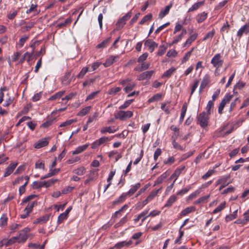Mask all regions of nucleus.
<instances>
[{"label": "nucleus", "instance_id": "obj_10", "mask_svg": "<svg viewBox=\"0 0 249 249\" xmlns=\"http://www.w3.org/2000/svg\"><path fill=\"white\" fill-rule=\"evenodd\" d=\"M99 169H92L89 171V174L87 175V179L85 180L84 182V184L87 185L89 184L90 182L93 181L95 178H96L98 176V171Z\"/></svg>", "mask_w": 249, "mask_h": 249}, {"label": "nucleus", "instance_id": "obj_56", "mask_svg": "<svg viewBox=\"0 0 249 249\" xmlns=\"http://www.w3.org/2000/svg\"><path fill=\"white\" fill-rule=\"evenodd\" d=\"M36 197V196L35 195H30L28 196L27 197L24 198L22 200V202L21 203V205H23L25 203H26L28 202H29L30 200L33 199Z\"/></svg>", "mask_w": 249, "mask_h": 249}, {"label": "nucleus", "instance_id": "obj_14", "mask_svg": "<svg viewBox=\"0 0 249 249\" xmlns=\"http://www.w3.org/2000/svg\"><path fill=\"white\" fill-rule=\"evenodd\" d=\"M154 73V71L153 70L143 72L138 76V80L139 81H142L145 79H149Z\"/></svg>", "mask_w": 249, "mask_h": 249}, {"label": "nucleus", "instance_id": "obj_51", "mask_svg": "<svg viewBox=\"0 0 249 249\" xmlns=\"http://www.w3.org/2000/svg\"><path fill=\"white\" fill-rule=\"evenodd\" d=\"M215 34V31L213 29L212 31L208 32L203 37V40L205 41L206 40H211Z\"/></svg>", "mask_w": 249, "mask_h": 249}, {"label": "nucleus", "instance_id": "obj_61", "mask_svg": "<svg viewBox=\"0 0 249 249\" xmlns=\"http://www.w3.org/2000/svg\"><path fill=\"white\" fill-rule=\"evenodd\" d=\"M68 216L63 213H61L57 218V223L58 224H61L64 220L68 218Z\"/></svg>", "mask_w": 249, "mask_h": 249}, {"label": "nucleus", "instance_id": "obj_22", "mask_svg": "<svg viewBox=\"0 0 249 249\" xmlns=\"http://www.w3.org/2000/svg\"><path fill=\"white\" fill-rule=\"evenodd\" d=\"M127 196V195L125 193H123L117 199L112 201V205H116L124 202L126 199Z\"/></svg>", "mask_w": 249, "mask_h": 249}, {"label": "nucleus", "instance_id": "obj_21", "mask_svg": "<svg viewBox=\"0 0 249 249\" xmlns=\"http://www.w3.org/2000/svg\"><path fill=\"white\" fill-rule=\"evenodd\" d=\"M170 172L168 171H166L162 174H161L160 177L158 178L157 180L155 182L154 185L157 184H160L162 183L163 180L169 175Z\"/></svg>", "mask_w": 249, "mask_h": 249}, {"label": "nucleus", "instance_id": "obj_43", "mask_svg": "<svg viewBox=\"0 0 249 249\" xmlns=\"http://www.w3.org/2000/svg\"><path fill=\"white\" fill-rule=\"evenodd\" d=\"M35 25L34 22H30L27 24L26 25L24 26H22L21 28V30L22 32H25L28 31L30 29H31Z\"/></svg>", "mask_w": 249, "mask_h": 249}, {"label": "nucleus", "instance_id": "obj_33", "mask_svg": "<svg viewBox=\"0 0 249 249\" xmlns=\"http://www.w3.org/2000/svg\"><path fill=\"white\" fill-rule=\"evenodd\" d=\"M210 81V76L208 74H205L203 77L202 82L201 83V87H204L206 88L207 86L209 84Z\"/></svg>", "mask_w": 249, "mask_h": 249}, {"label": "nucleus", "instance_id": "obj_5", "mask_svg": "<svg viewBox=\"0 0 249 249\" xmlns=\"http://www.w3.org/2000/svg\"><path fill=\"white\" fill-rule=\"evenodd\" d=\"M133 112L130 110L123 111L120 110L114 114L115 119L120 120H125L127 118H131L133 116Z\"/></svg>", "mask_w": 249, "mask_h": 249}, {"label": "nucleus", "instance_id": "obj_64", "mask_svg": "<svg viewBox=\"0 0 249 249\" xmlns=\"http://www.w3.org/2000/svg\"><path fill=\"white\" fill-rule=\"evenodd\" d=\"M182 38H183V36L180 34L178 35L177 36H176L174 37V39L173 40V41L171 43L169 44V46H171L174 44H176L178 43L179 41H180L182 39Z\"/></svg>", "mask_w": 249, "mask_h": 249}, {"label": "nucleus", "instance_id": "obj_15", "mask_svg": "<svg viewBox=\"0 0 249 249\" xmlns=\"http://www.w3.org/2000/svg\"><path fill=\"white\" fill-rule=\"evenodd\" d=\"M71 71L66 72L61 78V83L63 85L68 86L70 84L71 79Z\"/></svg>", "mask_w": 249, "mask_h": 249}, {"label": "nucleus", "instance_id": "obj_3", "mask_svg": "<svg viewBox=\"0 0 249 249\" xmlns=\"http://www.w3.org/2000/svg\"><path fill=\"white\" fill-rule=\"evenodd\" d=\"M132 16V12L131 11L127 13L122 18H120L118 19L117 22H116V30L117 31H119L122 29L124 25L126 24V21H127Z\"/></svg>", "mask_w": 249, "mask_h": 249}, {"label": "nucleus", "instance_id": "obj_4", "mask_svg": "<svg viewBox=\"0 0 249 249\" xmlns=\"http://www.w3.org/2000/svg\"><path fill=\"white\" fill-rule=\"evenodd\" d=\"M230 178V175L223 176L221 177L215 182V186L220 185L218 190L221 191L224 188L228 186L231 182L228 181Z\"/></svg>", "mask_w": 249, "mask_h": 249}, {"label": "nucleus", "instance_id": "obj_35", "mask_svg": "<svg viewBox=\"0 0 249 249\" xmlns=\"http://www.w3.org/2000/svg\"><path fill=\"white\" fill-rule=\"evenodd\" d=\"M238 210L234 211L232 213L227 215L225 217V221L228 222L236 218L237 217Z\"/></svg>", "mask_w": 249, "mask_h": 249}, {"label": "nucleus", "instance_id": "obj_16", "mask_svg": "<svg viewBox=\"0 0 249 249\" xmlns=\"http://www.w3.org/2000/svg\"><path fill=\"white\" fill-rule=\"evenodd\" d=\"M205 3V0H202L200 1L196 2L194 3L191 7L189 8L187 12L191 13L194 11H196L197 10L201 7L203 6Z\"/></svg>", "mask_w": 249, "mask_h": 249}, {"label": "nucleus", "instance_id": "obj_24", "mask_svg": "<svg viewBox=\"0 0 249 249\" xmlns=\"http://www.w3.org/2000/svg\"><path fill=\"white\" fill-rule=\"evenodd\" d=\"M50 214H46L43 215V216L40 217L37 219H36L34 222V224H38V223H45L47 222L50 218Z\"/></svg>", "mask_w": 249, "mask_h": 249}, {"label": "nucleus", "instance_id": "obj_31", "mask_svg": "<svg viewBox=\"0 0 249 249\" xmlns=\"http://www.w3.org/2000/svg\"><path fill=\"white\" fill-rule=\"evenodd\" d=\"M176 69L174 67H172L170 69L167 70L162 74L161 77L163 78H169L176 71Z\"/></svg>", "mask_w": 249, "mask_h": 249}, {"label": "nucleus", "instance_id": "obj_50", "mask_svg": "<svg viewBox=\"0 0 249 249\" xmlns=\"http://www.w3.org/2000/svg\"><path fill=\"white\" fill-rule=\"evenodd\" d=\"M96 79V77H94L93 78H89V79H88L86 80L83 83V87H85L86 86H90L91 85L93 84L95 81Z\"/></svg>", "mask_w": 249, "mask_h": 249}, {"label": "nucleus", "instance_id": "obj_8", "mask_svg": "<svg viewBox=\"0 0 249 249\" xmlns=\"http://www.w3.org/2000/svg\"><path fill=\"white\" fill-rule=\"evenodd\" d=\"M30 231V229L28 227L24 228L23 230L20 231L19 235L18 236H15L18 237V240L19 243H24L27 239L28 236L27 233Z\"/></svg>", "mask_w": 249, "mask_h": 249}, {"label": "nucleus", "instance_id": "obj_1", "mask_svg": "<svg viewBox=\"0 0 249 249\" xmlns=\"http://www.w3.org/2000/svg\"><path fill=\"white\" fill-rule=\"evenodd\" d=\"M209 114L205 112H202L199 113L197 116V123L199 124L202 128H205L208 126V121L209 119Z\"/></svg>", "mask_w": 249, "mask_h": 249}, {"label": "nucleus", "instance_id": "obj_40", "mask_svg": "<svg viewBox=\"0 0 249 249\" xmlns=\"http://www.w3.org/2000/svg\"><path fill=\"white\" fill-rule=\"evenodd\" d=\"M162 96V95L161 93H157L149 98L148 100V102L149 103H152L155 101H159L161 99Z\"/></svg>", "mask_w": 249, "mask_h": 249}, {"label": "nucleus", "instance_id": "obj_49", "mask_svg": "<svg viewBox=\"0 0 249 249\" xmlns=\"http://www.w3.org/2000/svg\"><path fill=\"white\" fill-rule=\"evenodd\" d=\"M116 131V130L114 129L113 130L111 127L108 126V127H103L101 130L100 132L102 134H105L106 133H112L115 132Z\"/></svg>", "mask_w": 249, "mask_h": 249}, {"label": "nucleus", "instance_id": "obj_9", "mask_svg": "<svg viewBox=\"0 0 249 249\" xmlns=\"http://www.w3.org/2000/svg\"><path fill=\"white\" fill-rule=\"evenodd\" d=\"M232 97V95H230V94H227L224 98L222 100L218 109V112L219 114H222L223 110L224 109V107H225V105L229 103L230 101L231 100V98Z\"/></svg>", "mask_w": 249, "mask_h": 249}, {"label": "nucleus", "instance_id": "obj_34", "mask_svg": "<svg viewBox=\"0 0 249 249\" xmlns=\"http://www.w3.org/2000/svg\"><path fill=\"white\" fill-rule=\"evenodd\" d=\"M65 92V90H61L59 92H57L56 93H55L54 94L51 96L49 98V100L50 101H53V100H54L57 99H59L64 95Z\"/></svg>", "mask_w": 249, "mask_h": 249}, {"label": "nucleus", "instance_id": "obj_36", "mask_svg": "<svg viewBox=\"0 0 249 249\" xmlns=\"http://www.w3.org/2000/svg\"><path fill=\"white\" fill-rule=\"evenodd\" d=\"M213 101L210 100L207 105V106L206 107V110L207 111L206 113L210 115L212 112L213 111Z\"/></svg>", "mask_w": 249, "mask_h": 249}, {"label": "nucleus", "instance_id": "obj_23", "mask_svg": "<svg viewBox=\"0 0 249 249\" xmlns=\"http://www.w3.org/2000/svg\"><path fill=\"white\" fill-rule=\"evenodd\" d=\"M178 197L177 195H172L168 199L166 204L164 205V207H170L172 206L173 204L176 202Z\"/></svg>", "mask_w": 249, "mask_h": 249}, {"label": "nucleus", "instance_id": "obj_41", "mask_svg": "<svg viewBox=\"0 0 249 249\" xmlns=\"http://www.w3.org/2000/svg\"><path fill=\"white\" fill-rule=\"evenodd\" d=\"M110 40L111 37H109L105 40H103L100 44H98L96 47L98 49L104 48L107 46V45L110 42Z\"/></svg>", "mask_w": 249, "mask_h": 249}, {"label": "nucleus", "instance_id": "obj_2", "mask_svg": "<svg viewBox=\"0 0 249 249\" xmlns=\"http://www.w3.org/2000/svg\"><path fill=\"white\" fill-rule=\"evenodd\" d=\"M223 63L224 61L221 59V56L220 53H217L213 56L211 59V63L215 68V73L222 66Z\"/></svg>", "mask_w": 249, "mask_h": 249}, {"label": "nucleus", "instance_id": "obj_58", "mask_svg": "<svg viewBox=\"0 0 249 249\" xmlns=\"http://www.w3.org/2000/svg\"><path fill=\"white\" fill-rule=\"evenodd\" d=\"M120 87L112 88L108 90L107 93L110 95H115L121 90Z\"/></svg>", "mask_w": 249, "mask_h": 249}, {"label": "nucleus", "instance_id": "obj_27", "mask_svg": "<svg viewBox=\"0 0 249 249\" xmlns=\"http://www.w3.org/2000/svg\"><path fill=\"white\" fill-rule=\"evenodd\" d=\"M49 143V142L46 139H42L39 141L35 145V148L36 149H39L47 145Z\"/></svg>", "mask_w": 249, "mask_h": 249}, {"label": "nucleus", "instance_id": "obj_52", "mask_svg": "<svg viewBox=\"0 0 249 249\" xmlns=\"http://www.w3.org/2000/svg\"><path fill=\"white\" fill-rule=\"evenodd\" d=\"M136 86V84L133 82H131L128 83L127 85L124 88V90L127 93L130 91H131Z\"/></svg>", "mask_w": 249, "mask_h": 249}, {"label": "nucleus", "instance_id": "obj_47", "mask_svg": "<svg viewBox=\"0 0 249 249\" xmlns=\"http://www.w3.org/2000/svg\"><path fill=\"white\" fill-rule=\"evenodd\" d=\"M226 202L224 201L223 202L221 203L218 207H217L213 211V213L215 214L217 213H219L221 212L222 210H223L226 205Z\"/></svg>", "mask_w": 249, "mask_h": 249}, {"label": "nucleus", "instance_id": "obj_17", "mask_svg": "<svg viewBox=\"0 0 249 249\" xmlns=\"http://www.w3.org/2000/svg\"><path fill=\"white\" fill-rule=\"evenodd\" d=\"M243 34H249V22L241 27L237 32V36L241 37Z\"/></svg>", "mask_w": 249, "mask_h": 249}, {"label": "nucleus", "instance_id": "obj_29", "mask_svg": "<svg viewBox=\"0 0 249 249\" xmlns=\"http://www.w3.org/2000/svg\"><path fill=\"white\" fill-rule=\"evenodd\" d=\"M198 34L197 33H195L191 35L185 41L183 47H185L187 46H189L193 41H195L197 37Z\"/></svg>", "mask_w": 249, "mask_h": 249}, {"label": "nucleus", "instance_id": "obj_7", "mask_svg": "<svg viewBox=\"0 0 249 249\" xmlns=\"http://www.w3.org/2000/svg\"><path fill=\"white\" fill-rule=\"evenodd\" d=\"M149 210V209L148 210H145L140 213L139 214L135 215L133 220L134 223H138V222L141 220V222L139 224V226H142L143 224L144 221L147 218V214L148 213Z\"/></svg>", "mask_w": 249, "mask_h": 249}, {"label": "nucleus", "instance_id": "obj_62", "mask_svg": "<svg viewBox=\"0 0 249 249\" xmlns=\"http://www.w3.org/2000/svg\"><path fill=\"white\" fill-rule=\"evenodd\" d=\"M133 101V99L128 100L125 101L124 104L122 105L121 106L119 107V108L120 109H122L127 108L130 106V105L132 103Z\"/></svg>", "mask_w": 249, "mask_h": 249}, {"label": "nucleus", "instance_id": "obj_28", "mask_svg": "<svg viewBox=\"0 0 249 249\" xmlns=\"http://www.w3.org/2000/svg\"><path fill=\"white\" fill-rule=\"evenodd\" d=\"M196 210V208L194 206L189 207H187L183 210H182L180 213H179V215L181 216H185L187 214H189V213L194 212Z\"/></svg>", "mask_w": 249, "mask_h": 249}, {"label": "nucleus", "instance_id": "obj_63", "mask_svg": "<svg viewBox=\"0 0 249 249\" xmlns=\"http://www.w3.org/2000/svg\"><path fill=\"white\" fill-rule=\"evenodd\" d=\"M160 189L153 191L146 198L150 201L157 195Z\"/></svg>", "mask_w": 249, "mask_h": 249}, {"label": "nucleus", "instance_id": "obj_57", "mask_svg": "<svg viewBox=\"0 0 249 249\" xmlns=\"http://www.w3.org/2000/svg\"><path fill=\"white\" fill-rule=\"evenodd\" d=\"M214 172L215 171L214 169L209 170L204 175L202 176V178L204 180L207 179L208 178L213 175Z\"/></svg>", "mask_w": 249, "mask_h": 249}, {"label": "nucleus", "instance_id": "obj_54", "mask_svg": "<svg viewBox=\"0 0 249 249\" xmlns=\"http://www.w3.org/2000/svg\"><path fill=\"white\" fill-rule=\"evenodd\" d=\"M18 241V237H13L12 238L8 239V240H6L5 241V246L8 247L9 246L15 243H16Z\"/></svg>", "mask_w": 249, "mask_h": 249}, {"label": "nucleus", "instance_id": "obj_53", "mask_svg": "<svg viewBox=\"0 0 249 249\" xmlns=\"http://www.w3.org/2000/svg\"><path fill=\"white\" fill-rule=\"evenodd\" d=\"M230 28V25L229 24L228 22L226 21V23L224 24L222 26V28L220 29V32H221V34H222V35L223 36V33L224 32L228 33Z\"/></svg>", "mask_w": 249, "mask_h": 249}, {"label": "nucleus", "instance_id": "obj_45", "mask_svg": "<svg viewBox=\"0 0 249 249\" xmlns=\"http://www.w3.org/2000/svg\"><path fill=\"white\" fill-rule=\"evenodd\" d=\"M91 106H88L83 108L78 113L77 115L80 116H84L86 115L90 110Z\"/></svg>", "mask_w": 249, "mask_h": 249}, {"label": "nucleus", "instance_id": "obj_30", "mask_svg": "<svg viewBox=\"0 0 249 249\" xmlns=\"http://www.w3.org/2000/svg\"><path fill=\"white\" fill-rule=\"evenodd\" d=\"M172 143L173 146L174 148L178 149L180 151H185V146L184 147L181 146L179 144H178L176 140V138H174V136H172Z\"/></svg>", "mask_w": 249, "mask_h": 249}, {"label": "nucleus", "instance_id": "obj_44", "mask_svg": "<svg viewBox=\"0 0 249 249\" xmlns=\"http://www.w3.org/2000/svg\"><path fill=\"white\" fill-rule=\"evenodd\" d=\"M167 45L165 44H163L162 45H160L159 47V50L158 52V55L159 56L162 55L166 51L167 49Z\"/></svg>", "mask_w": 249, "mask_h": 249}, {"label": "nucleus", "instance_id": "obj_59", "mask_svg": "<svg viewBox=\"0 0 249 249\" xmlns=\"http://www.w3.org/2000/svg\"><path fill=\"white\" fill-rule=\"evenodd\" d=\"M235 190V188L233 186H230L225 189H224L222 192V195H227L229 193H231L233 192Z\"/></svg>", "mask_w": 249, "mask_h": 249}, {"label": "nucleus", "instance_id": "obj_37", "mask_svg": "<svg viewBox=\"0 0 249 249\" xmlns=\"http://www.w3.org/2000/svg\"><path fill=\"white\" fill-rule=\"evenodd\" d=\"M153 16L152 14H149L145 16L140 21L139 24L141 25L144 24L146 22L150 21L152 19Z\"/></svg>", "mask_w": 249, "mask_h": 249}, {"label": "nucleus", "instance_id": "obj_38", "mask_svg": "<svg viewBox=\"0 0 249 249\" xmlns=\"http://www.w3.org/2000/svg\"><path fill=\"white\" fill-rule=\"evenodd\" d=\"M90 71L88 67H83L80 72L77 75L78 78H82L85 75V74L89 71Z\"/></svg>", "mask_w": 249, "mask_h": 249}, {"label": "nucleus", "instance_id": "obj_18", "mask_svg": "<svg viewBox=\"0 0 249 249\" xmlns=\"http://www.w3.org/2000/svg\"><path fill=\"white\" fill-rule=\"evenodd\" d=\"M172 3H170L169 5L165 6L164 9L161 10L159 14V18L162 19L165 16H166L169 12L170 9L172 7Z\"/></svg>", "mask_w": 249, "mask_h": 249}, {"label": "nucleus", "instance_id": "obj_60", "mask_svg": "<svg viewBox=\"0 0 249 249\" xmlns=\"http://www.w3.org/2000/svg\"><path fill=\"white\" fill-rule=\"evenodd\" d=\"M76 122V120L70 119V120H67V121L61 123L59 125V127H65V126L71 125L73 123H75Z\"/></svg>", "mask_w": 249, "mask_h": 249}, {"label": "nucleus", "instance_id": "obj_48", "mask_svg": "<svg viewBox=\"0 0 249 249\" xmlns=\"http://www.w3.org/2000/svg\"><path fill=\"white\" fill-rule=\"evenodd\" d=\"M29 36H24L22 37H21L18 43H17V45L19 48H21L23 46L25 42L28 39Z\"/></svg>", "mask_w": 249, "mask_h": 249}, {"label": "nucleus", "instance_id": "obj_11", "mask_svg": "<svg viewBox=\"0 0 249 249\" xmlns=\"http://www.w3.org/2000/svg\"><path fill=\"white\" fill-rule=\"evenodd\" d=\"M185 167L184 166L177 168L174 173L171 175L170 177L168 179V180H171L172 179H174V183L175 182L176 180L178 179V177L181 174L182 172L184 170Z\"/></svg>", "mask_w": 249, "mask_h": 249}, {"label": "nucleus", "instance_id": "obj_39", "mask_svg": "<svg viewBox=\"0 0 249 249\" xmlns=\"http://www.w3.org/2000/svg\"><path fill=\"white\" fill-rule=\"evenodd\" d=\"M57 181H58L57 179H53V178L50 179L47 181H43L44 187H46V188H48V187L53 185V184H54Z\"/></svg>", "mask_w": 249, "mask_h": 249}, {"label": "nucleus", "instance_id": "obj_19", "mask_svg": "<svg viewBox=\"0 0 249 249\" xmlns=\"http://www.w3.org/2000/svg\"><path fill=\"white\" fill-rule=\"evenodd\" d=\"M119 58L120 56L118 55L115 56H111L107 59L106 62L104 64V65L106 67H107L111 65L113 63L117 61Z\"/></svg>", "mask_w": 249, "mask_h": 249}, {"label": "nucleus", "instance_id": "obj_20", "mask_svg": "<svg viewBox=\"0 0 249 249\" xmlns=\"http://www.w3.org/2000/svg\"><path fill=\"white\" fill-rule=\"evenodd\" d=\"M208 13L203 12L198 14L196 16V21L198 23H200L203 22L207 18Z\"/></svg>", "mask_w": 249, "mask_h": 249}, {"label": "nucleus", "instance_id": "obj_46", "mask_svg": "<svg viewBox=\"0 0 249 249\" xmlns=\"http://www.w3.org/2000/svg\"><path fill=\"white\" fill-rule=\"evenodd\" d=\"M32 187L34 189H39L42 187H44L43 181H34L32 184Z\"/></svg>", "mask_w": 249, "mask_h": 249}, {"label": "nucleus", "instance_id": "obj_26", "mask_svg": "<svg viewBox=\"0 0 249 249\" xmlns=\"http://www.w3.org/2000/svg\"><path fill=\"white\" fill-rule=\"evenodd\" d=\"M89 146V144H85L84 145L77 147L74 151L72 153V155L79 154L82 152L84 151Z\"/></svg>", "mask_w": 249, "mask_h": 249}, {"label": "nucleus", "instance_id": "obj_6", "mask_svg": "<svg viewBox=\"0 0 249 249\" xmlns=\"http://www.w3.org/2000/svg\"><path fill=\"white\" fill-rule=\"evenodd\" d=\"M37 204L36 201L29 203L26 208L23 210V213L20 215V217L22 219L27 218L29 214L32 212L33 208Z\"/></svg>", "mask_w": 249, "mask_h": 249}, {"label": "nucleus", "instance_id": "obj_25", "mask_svg": "<svg viewBox=\"0 0 249 249\" xmlns=\"http://www.w3.org/2000/svg\"><path fill=\"white\" fill-rule=\"evenodd\" d=\"M141 184L140 183H137L134 185H132L131 189L127 192L125 193L127 196H131L133 195L137 190L141 187Z\"/></svg>", "mask_w": 249, "mask_h": 249}, {"label": "nucleus", "instance_id": "obj_13", "mask_svg": "<svg viewBox=\"0 0 249 249\" xmlns=\"http://www.w3.org/2000/svg\"><path fill=\"white\" fill-rule=\"evenodd\" d=\"M144 45L148 48V50L151 53H152L155 49L158 46V44L156 42L150 39L146 40Z\"/></svg>", "mask_w": 249, "mask_h": 249}, {"label": "nucleus", "instance_id": "obj_42", "mask_svg": "<svg viewBox=\"0 0 249 249\" xmlns=\"http://www.w3.org/2000/svg\"><path fill=\"white\" fill-rule=\"evenodd\" d=\"M187 109V105L186 103H184L183 105L182 108H181V114H180V122L183 121V120L184 118L185 115L186 114V113Z\"/></svg>", "mask_w": 249, "mask_h": 249}, {"label": "nucleus", "instance_id": "obj_12", "mask_svg": "<svg viewBox=\"0 0 249 249\" xmlns=\"http://www.w3.org/2000/svg\"><path fill=\"white\" fill-rule=\"evenodd\" d=\"M18 164V163L17 162L11 163L9 165V166L5 169V171L3 175L4 177H7L10 175L15 170Z\"/></svg>", "mask_w": 249, "mask_h": 249}, {"label": "nucleus", "instance_id": "obj_32", "mask_svg": "<svg viewBox=\"0 0 249 249\" xmlns=\"http://www.w3.org/2000/svg\"><path fill=\"white\" fill-rule=\"evenodd\" d=\"M86 171V168L83 166H81L73 170L72 172L78 176H82L85 174Z\"/></svg>", "mask_w": 249, "mask_h": 249}, {"label": "nucleus", "instance_id": "obj_55", "mask_svg": "<svg viewBox=\"0 0 249 249\" xmlns=\"http://www.w3.org/2000/svg\"><path fill=\"white\" fill-rule=\"evenodd\" d=\"M191 189L190 185L187 186L186 188H183L177 193V196H183L187 193V192Z\"/></svg>", "mask_w": 249, "mask_h": 249}]
</instances>
